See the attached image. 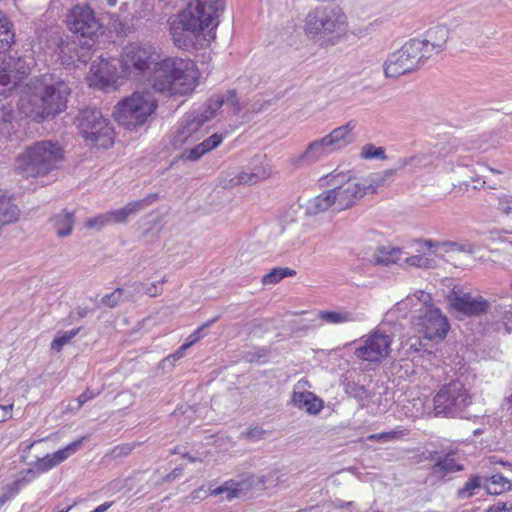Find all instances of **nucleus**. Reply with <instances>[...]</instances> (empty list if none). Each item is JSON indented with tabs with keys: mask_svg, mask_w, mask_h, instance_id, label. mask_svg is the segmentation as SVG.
<instances>
[{
	"mask_svg": "<svg viewBox=\"0 0 512 512\" xmlns=\"http://www.w3.org/2000/svg\"><path fill=\"white\" fill-rule=\"evenodd\" d=\"M224 9L225 0H190L185 9L168 20L175 46L196 49L205 40V34L214 38L212 32L218 27Z\"/></svg>",
	"mask_w": 512,
	"mask_h": 512,
	"instance_id": "f257e3e1",
	"label": "nucleus"
},
{
	"mask_svg": "<svg viewBox=\"0 0 512 512\" xmlns=\"http://www.w3.org/2000/svg\"><path fill=\"white\" fill-rule=\"evenodd\" d=\"M147 80L156 92L169 96L186 95L197 84L198 70L190 59H159L147 75Z\"/></svg>",
	"mask_w": 512,
	"mask_h": 512,
	"instance_id": "f03ea898",
	"label": "nucleus"
},
{
	"mask_svg": "<svg viewBox=\"0 0 512 512\" xmlns=\"http://www.w3.org/2000/svg\"><path fill=\"white\" fill-rule=\"evenodd\" d=\"M37 82L35 92L29 98L30 113L38 120L54 118L66 109L70 87L54 74H44Z\"/></svg>",
	"mask_w": 512,
	"mask_h": 512,
	"instance_id": "7ed1b4c3",
	"label": "nucleus"
},
{
	"mask_svg": "<svg viewBox=\"0 0 512 512\" xmlns=\"http://www.w3.org/2000/svg\"><path fill=\"white\" fill-rule=\"evenodd\" d=\"M63 160L64 149L58 142L42 140L17 157V169L26 178L44 177L59 169Z\"/></svg>",
	"mask_w": 512,
	"mask_h": 512,
	"instance_id": "20e7f679",
	"label": "nucleus"
},
{
	"mask_svg": "<svg viewBox=\"0 0 512 512\" xmlns=\"http://www.w3.org/2000/svg\"><path fill=\"white\" fill-rule=\"evenodd\" d=\"M347 16L339 6L319 7L306 17L305 30L309 35L320 36L321 45L334 46L346 35Z\"/></svg>",
	"mask_w": 512,
	"mask_h": 512,
	"instance_id": "39448f33",
	"label": "nucleus"
},
{
	"mask_svg": "<svg viewBox=\"0 0 512 512\" xmlns=\"http://www.w3.org/2000/svg\"><path fill=\"white\" fill-rule=\"evenodd\" d=\"M157 107L151 94L135 92L116 105L113 115L119 125L133 131L144 126Z\"/></svg>",
	"mask_w": 512,
	"mask_h": 512,
	"instance_id": "423d86ee",
	"label": "nucleus"
},
{
	"mask_svg": "<svg viewBox=\"0 0 512 512\" xmlns=\"http://www.w3.org/2000/svg\"><path fill=\"white\" fill-rule=\"evenodd\" d=\"M472 399V394L461 380H452L434 395V414L445 418H468L465 411L472 404Z\"/></svg>",
	"mask_w": 512,
	"mask_h": 512,
	"instance_id": "0eeeda50",
	"label": "nucleus"
},
{
	"mask_svg": "<svg viewBox=\"0 0 512 512\" xmlns=\"http://www.w3.org/2000/svg\"><path fill=\"white\" fill-rule=\"evenodd\" d=\"M74 123L85 140L104 148L113 143V127L100 109L88 106L79 110Z\"/></svg>",
	"mask_w": 512,
	"mask_h": 512,
	"instance_id": "6e6552de",
	"label": "nucleus"
},
{
	"mask_svg": "<svg viewBox=\"0 0 512 512\" xmlns=\"http://www.w3.org/2000/svg\"><path fill=\"white\" fill-rule=\"evenodd\" d=\"M426 62L427 56L422 53L419 39L414 38L389 54L383 68L386 77L397 78L420 69Z\"/></svg>",
	"mask_w": 512,
	"mask_h": 512,
	"instance_id": "1a4fd4ad",
	"label": "nucleus"
},
{
	"mask_svg": "<svg viewBox=\"0 0 512 512\" xmlns=\"http://www.w3.org/2000/svg\"><path fill=\"white\" fill-rule=\"evenodd\" d=\"M161 58L155 47L148 44L131 43L122 54L123 72L132 78L147 77Z\"/></svg>",
	"mask_w": 512,
	"mask_h": 512,
	"instance_id": "9d476101",
	"label": "nucleus"
},
{
	"mask_svg": "<svg viewBox=\"0 0 512 512\" xmlns=\"http://www.w3.org/2000/svg\"><path fill=\"white\" fill-rule=\"evenodd\" d=\"M413 324L428 340H443L450 329L447 317L434 305H421L413 317Z\"/></svg>",
	"mask_w": 512,
	"mask_h": 512,
	"instance_id": "9b49d317",
	"label": "nucleus"
},
{
	"mask_svg": "<svg viewBox=\"0 0 512 512\" xmlns=\"http://www.w3.org/2000/svg\"><path fill=\"white\" fill-rule=\"evenodd\" d=\"M323 180H326L327 184L334 186L332 190H334V194L337 196L336 205L339 210L351 208L367 194L363 183L357 182L351 175L342 172L330 173Z\"/></svg>",
	"mask_w": 512,
	"mask_h": 512,
	"instance_id": "f8f14e48",
	"label": "nucleus"
},
{
	"mask_svg": "<svg viewBox=\"0 0 512 512\" xmlns=\"http://www.w3.org/2000/svg\"><path fill=\"white\" fill-rule=\"evenodd\" d=\"M67 28L82 39L93 38L101 28L94 11L87 4L75 5L66 15Z\"/></svg>",
	"mask_w": 512,
	"mask_h": 512,
	"instance_id": "ddd939ff",
	"label": "nucleus"
},
{
	"mask_svg": "<svg viewBox=\"0 0 512 512\" xmlns=\"http://www.w3.org/2000/svg\"><path fill=\"white\" fill-rule=\"evenodd\" d=\"M391 342L390 336L377 330L365 340L363 345L356 348L354 354L361 360L378 362L389 355Z\"/></svg>",
	"mask_w": 512,
	"mask_h": 512,
	"instance_id": "4468645a",
	"label": "nucleus"
},
{
	"mask_svg": "<svg viewBox=\"0 0 512 512\" xmlns=\"http://www.w3.org/2000/svg\"><path fill=\"white\" fill-rule=\"evenodd\" d=\"M447 298L454 310L468 317L481 316L487 313L490 308L489 302L482 296L473 298L470 293L455 288Z\"/></svg>",
	"mask_w": 512,
	"mask_h": 512,
	"instance_id": "2eb2a0df",
	"label": "nucleus"
},
{
	"mask_svg": "<svg viewBox=\"0 0 512 512\" xmlns=\"http://www.w3.org/2000/svg\"><path fill=\"white\" fill-rule=\"evenodd\" d=\"M30 72V65L22 57L8 56L0 62V85H16Z\"/></svg>",
	"mask_w": 512,
	"mask_h": 512,
	"instance_id": "dca6fc26",
	"label": "nucleus"
},
{
	"mask_svg": "<svg viewBox=\"0 0 512 512\" xmlns=\"http://www.w3.org/2000/svg\"><path fill=\"white\" fill-rule=\"evenodd\" d=\"M449 39V29L446 26H435L428 29L422 39H419L422 53L427 56V60L434 54L441 53Z\"/></svg>",
	"mask_w": 512,
	"mask_h": 512,
	"instance_id": "f3484780",
	"label": "nucleus"
},
{
	"mask_svg": "<svg viewBox=\"0 0 512 512\" xmlns=\"http://www.w3.org/2000/svg\"><path fill=\"white\" fill-rule=\"evenodd\" d=\"M331 153L333 151L322 137L309 143L300 155L292 159V164L297 168L308 167L321 161Z\"/></svg>",
	"mask_w": 512,
	"mask_h": 512,
	"instance_id": "a211bd4d",
	"label": "nucleus"
},
{
	"mask_svg": "<svg viewBox=\"0 0 512 512\" xmlns=\"http://www.w3.org/2000/svg\"><path fill=\"white\" fill-rule=\"evenodd\" d=\"M208 120L204 114L190 113L186 115L181 122L179 129L173 137L172 144L175 148H179L193 138V135L204 125Z\"/></svg>",
	"mask_w": 512,
	"mask_h": 512,
	"instance_id": "6ab92c4d",
	"label": "nucleus"
},
{
	"mask_svg": "<svg viewBox=\"0 0 512 512\" xmlns=\"http://www.w3.org/2000/svg\"><path fill=\"white\" fill-rule=\"evenodd\" d=\"M159 198L160 197L158 193H151L148 194L143 199L129 202L126 206H124L121 209L109 211L108 214L110 223H125L129 216L135 215L140 211L146 209L154 202L158 201Z\"/></svg>",
	"mask_w": 512,
	"mask_h": 512,
	"instance_id": "aec40b11",
	"label": "nucleus"
},
{
	"mask_svg": "<svg viewBox=\"0 0 512 512\" xmlns=\"http://www.w3.org/2000/svg\"><path fill=\"white\" fill-rule=\"evenodd\" d=\"M356 128V121L350 120L346 124L334 128L328 135L324 136V140L333 152L341 150L355 141L353 133Z\"/></svg>",
	"mask_w": 512,
	"mask_h": 512,
	"instance_id": "412c9836",
	"label": "nucleus"
},
{
	"mask_svg": "<svg viewBox=\"0 0 512 512\" xmlns=\"http://www.w3.org/2000/svg\"><path fill=\"white\" fill-rule=\"evenodd\" d=\"M463 469V465L457 463L455 460V452L449 451L445 455L439 456L435 459V463L430 468V473L432 476H435L440 480H445V477L448 474L462 471Z\"/></svg>",
	"mask_w": 512,
	"mask_h": 512,
	"instance_id": "4be33fe9",
	"label": "nucleus"
},
{
	"mask_svg": "<svg viewBox=\"0 0 512 512\" xmlns=\"http://www.w3.org/2000/svg\"><path fill=\"white\" fill-rule=\"evenodd\" d=\"M21 210L7 191L0 190V224L4 227L16 223Z\"/></svg>",
	"mask_w": 512,
	"mask_h": 512,
	"instance_id": "5701e85b",
	"label": "nucleus"
},
{
	"mask_svg": "<svg viewBox=\"0 0 512 512\" xmlns=\"http://www.w3.org/2000/svg\"><path fill=\"white\" fill-rule=\"evenodd\" d=\"M253 480L247 479L244 481L229 480L224 482L222 485L211 489L210 495L220 496L225 495L226 500H232L245 494L246 491L252 486Z\"/></svg>",
	"mask_w": 512,
	"mask_h": 512,
	"instance_id": "b1692460",
	"label": "nucleus"
},
{
	"mask_svg": "<svg viewBox=\"0 0 512 512\" xmlns=\"http://www.w3.org/2000/svg\"><path fill=\"white\" fill-rule=\"evenodd\" d=\"M49 222L59 238L68 237L71 235L73 230L75 212L63 209L59 213L53 215Z\"/></svg>",
	"mask_w": 512,
	"mask_h": 512,
	"instance_id": "393cba45",
	"label": "nucleus"
},
{
	"mask_svg": "<svg viewBox=\"0 0 512 512\" xmlns=\"http://www.w3.org/2000/svg\"><path fill=\"white\" fill-rule=\"evenodd\" d=\"M402 254V249L398 247L381 245L376 248L370 261L373 265L389 266L396 264L401 259Z\"/></svg>",
	"mask_w": 512,
	"mask_h": 512,
	"instance_id": "a878e982",
	"label": "nucleus"
},
{
	"mask_svg": "<svg viewBox=\"0 0 512 512\" xmlns=\"http://www.w3.org/2000/svg\"><path fill=\"white\" fill-rule=\"evenodd\" d=\"M292 402L296 407L305 409L307 413L312 415L318 414L323 408L322 399L318 398L312 392L294 391L292 394Z\"/></svg>",
	"mask_w": 512,
	"mask_h": 512,
	"instance_id": "bb28decb",
	"label": "nucleus"
},
{
	"mask_svg": "<svg viewBox=\"0 0 512 512\" xmlns=\"http://www.w3.org/2000/svg\"><path fill=\"white\" fill-rule=\"evenodd\" d=\"M399 172L394 166L393 168L386 169L382 172L377 173H371L365 180H364V187L366 189L367 193L374 194L377 192V189L379 187L387 186L388 184L392 183L393 177Z\"/></svg>",
	"mask_w": 512,
	"mask_h": 512,
	"instance_id": "cd10ccee",
	"label": "nucleus"
},
{
	"mask_svg": "<svg viewBox=\"0 0 512 512\" xmlns=\"http://www.w3.org/2000/svg\"><path fill=\"white\" fill-rule=\"evenodd\" d=\"M91 71L101 88L113 86L117 82L116 67L105 60H102L97 67L92 65Z\"/></svg>",
	"mask_w": 512,
	"mask_h": 512,
	"instance_id": "c85d7f7f",
	"label": "nucleus"
},
{
	"mask_svg": "<svg viewBox=\"0 0 512 512\" xmlns=\"http://www.w3.org/2000/svg\"><path fill=\"white\" fill-rule=\"evenodd\" d=\"M337 196L334 190L329 189L309 200L306 206L308 215H317L327 211L332 205L336 204Z\"/></svg>",
	"mask_w": 512,
	"mask_h": 512,
	"instance_id": "c756f323",
	"label": "nucleus"
},
{
	"mask_svg": "<svg viewBox=\"0 0 512 512\" xmlns=\"http://www.w3.org/2000/svg\"><path fill=\"white\" fill-rule=\"evenodd\" d=\"M14 43V24L4 12L0 11V54L9 51Z\"/></svg>",
	"mask_w": 512,
	"mask_h": 512,
	"instance_id": "7c9ffc66",
	"label": "nucleus"
},
{
	"mask_svg": "<svg viewBox=\"0 0 512 512\" xmlns=\"http://www.w3.org/2000/svg\"><path fill=\"white\" fill-rule=\"evenodd\" d=\"M432 163V156L430 154L419 153L398 159L395 166L398 171H403L406 168H409L411 172H414L416 169L426 168L432 165Z\"/></svg>",
	"mask_w": 512,
	"mask_h": 512,
	"instance_id": "2f4dec72",
	"label": "nucleus"
},
{
	"mask_svg": "<svg viewBox=\"0 0 512 512\" xmlns=\"http://www.w3.org/2000/svg\"><path fill=\"white\" fill-rule=\"evenodd\" d=\"M269 172L263 167H254L249 171H242L230 180L231 186L247 184L254 185L261 180L267 179Z\"/></svg>",
	"mask_w": 512,
	"mask_h": 512,
	"instance_id": "473e14b6",
	"label": "nucleus"
},
{
	"mask_svg": "<svg viewBox=\"0 0 512 512\" xmlns=\"http://www.w3.org/2000/svg\"><path fill=\"white\" fill-rule=\"evenodd\" d=\"M484 488L487 494L499 495L512 490V483L501 473H496L491 477H484Z\"/></svg>",
	"mask_w": 512,
	"mask_h": 512,
	"instance_id": "72a5a7b5",
	"label": "nucleus"
},
{
	"mask_svg": "<svg viewBox=\"0 0 512 512\" xmlns=\"http://www.w3.org/2000/svg\"><path fill=\"white\" fill-rule=\"evenodd\" d=\"M95 44V39L88 38L78 40V49L75 55H70V61L75 62L78 61L80 63L86 64L92 57V48Z\"/></svg>",
	"mask_w": 512,
	"mask_h": 512,
	"instance_id": "f704fd0d",
	"label": "nucleus"
},
{
	"mask_svg": "<svg viewBox=\"0 0 512 512\" xmlns=\"http://www.w3.org/2000/svg\"><path fill=\"white\" fill-rule=\"evenodd\" d=\"M484 487V477L479 474H473L464 483V486L457 490L456 496L458 499H468L475 494V490Z\"/></svg>",
	"mask_w": 512,
	"mask_h": 512,
	"instance_id": "c9c22d12",
	"label": "nucleus"
},
{
	"mask_svg": "<svg viewBox=\"0 0 512 512\" xmlns=\"http://www.w3.org/2000/svg\"><path fill=\"white\" fill-rule=\"evenodd\" d=\"M319 318L327 323H344V322H354L357 317L352 312L343 311H320L318 314Z\"/></svg>",
	"mask_w": 512,
	"mask_h": 512,
	"instance_id": "e433bc0d",
	"label": "nucleus"
},
{
	"mask_svg": "<svg viewBox=\"0 0 512 512\" xmlns=\"http://www.w3.org/2000/svg\"><path fill=\"white\" fill-rule=\"evenodd\" d=\"M295 275L296 271L294 269L288 267H276L262 277V283L263 285L276 284L286 277H293Z\"/></svg>",
	"mask_w": 512,
	"mask_h": 512,
	"instance_id": "4c0bfd02",
	"label": "nucleus"
},
{
	"mask_svg": "<svg viewBox=\"0 0 512 512\" xmlns=\"http://www.w3.org/2000/svg\"><path fill=\"white\" fill-rule=\"evenodd\" d=\"M22 477L16 479L6 487V494L10 495V498L16 495L21 488L27 483L31 482L35 478V472L33 469H26L21 472Z\"/></svg>",
	"mask_w": 512,
	"mask_h": 512,
	"instance_id": "58836bf2",
	"label": "nucleus"
},
{
	"mask_svg": "<svg viewBox=\"0 0 512 512\" xmlns=\"http://www.w3.org/2000/svg\"><path fill=\"white\" fill-rule=\"evenodd\" d=\"M81 330V327L72 329L70 331L58 332L53 341L51 342V350L60 352L64 345L70 342Z\"/></svg>",
	"mask_w": 512,
	"mask_h": 512,
	"instance_id": "ea45409f",
	"label": "nucleus"
},
{
	"mask_svg": "<svg viewBox=\"0 0 512 512\" xmlns=\"http://www.w3.org/2000/svg\"><path fill=\"white\" fill-rule=\"evenodd\" d=\"M345 393L358 401H364L369 397L368 390L364 385H360L354 381H347L344 384Z\"/></svg>",
	"mask_w": 512,
	"mask_h": 512,
	"instance_id": "a19ab883",
	"label": "nucleus"
},
{
	"mask_svg": "<svg viewBox=\"0 0 512 512\" xmlns=\"http://www.w3.org/2000/svg\"><path fill=\"white\" fill-rule=\"evenodd\" d=\"M362 159H381L386 160L388 157L385 154L384 147H377L372 143L365 144L360 151Z\"/></svg>",
	"mask_w": 512,
	"mask_h": 512,
	"instance_id": "79ce46f5",
	"label": "nucleus"
},
{
	"mask_svg": "<svg viewBox=\"0 0 512 512\" xmlns=\"http://www.w3.org/2000/svg\"><path fill=\"white\" fill-rule=\"evenodd\" d=\"M224 105L223 96L220 94L211 96L206 103V109L202 113L207 120L216 115V112Z\"/></svg>",
	"mask_w": 512,
	"mask_h": 512,
	"instance_id": "37998d69",
	"label": "nucleus"
},
{
	"mask_svg": "<svg viewBox=\"0 0 512 512\" xmlns=\"http://www.w3.org/2000/svg\"><path fill=\"white\" fill-rule=\"evenodd\" d=\"M219 319V316L212 318L211 320L203 323L200 327H198L189 337L188 342L182 345V349H187L193 344L197 343L200 339L204 337L203 331L214 324Z\"/></svg>",
	"mask_w": 512,
	"mask_h": 512,
	"instance_id": "c03bdc74",
	"label": "nucleus"
},
{
	"mask_svg": "<svg viewBox=\"0 0 512 512\" xmlns=\"http://www.w3.org/2000/svg\"><path fill=\"white\" fill-rule=\"evenodd\" d=\"M404 435L401 430H392L389 432H382L377 434L368 435L365 440L367 441H378V442H389L401 438Z\"/></svg>",
	"mask_w": 512,
	"mask_h": 512,
	"instance_id": "a18cd8bd",
	"label": "nucleus"
},
{
	"mask_svg": "<svg viewBox=\"0 0 512 512\" xmlns=\"http://www.w3.org/2000/svg\"><path fill=\"white\" fill-rule=\"evenodd\" d=\"M56 466L57 465L53 459L52 454H47L46 456H44L42 458H38L34 462L32 469L34 470V472L36 474V473L47 472Z\"/></svg>",
	"mask_w": 512,
	"mask_h": 512,
	"instance_id": "49530a36",
	"label": "nucleus"
},
{
	"mask_svg": "<svg viewBox=\"0 0 512 512\" xmlns=\"http://www.w3.org/2000/svg\"><path fill=\"white\" fill-rule=\"evenodd\" d=\"M441 248H444L445 252H464L468 254L473 253V246L470 243H458L454 241H442Z\"/></svg>",
	"mask_w": 512,
	"mask_h": 512,
	"instance_id": "de8ad7c7",
	"label": "nucleus"
},
{
	"mask_svg": "<svg viewBox=\"0 0 512 512\" xmlns=\"http://www.w3.org/2000/svg\"><path fill=\"white\" fill-rule=\"evenodd\" d=\"M134 290L137 292L143 291L146 295L150 297H157L162 294L163 288L159 285V283L153 282L151 284H143V283H134Z\"/></svg>",
	"mask_w": 512,
	"mask_h": 512,
	"instance_id": "09e8293b",
	"label": "nucleus"
},
{
	"mask_svg": "<svg viewBox=\"0 0 512 512\" xmlns=\"http://www.w3.org/2000/svg\"><path fill=\"white\" fill-rule=\"evenodd\" d=\"M124 294L123 288H117L112 293L102 297L101 304L110 308L116 307L122 299Z\"/></svg>",
	"mask_w": 512,
	"mask_h": 512,
	"instance_id": "8fccbe9b",
	"label": "nucleus"
},
{
	"mask_svg": "<svg viewBox=\"0 0 512 512\" xmlns=\"http://www.w3.org/2000/svg\"><path fill=\"white\" fill-rule=\"evenodd\" d=\"M224 105L229 107L234 114H238L241 111V106L235 90H228L225 94H222Z\"/></svg>",
	"mask_w": 512,
	"mask_h": 512,
	"instance_id": "3c124183",
	"label": "nucleus"
},
{
	"mask_svg": "<svg viewBox=\"0 0 512 512\" xmlns=\"http://www.w3.org/2000/svg\"><path fill=\"white\" fill-rule=\"evenodd\" d=\"M205 154H206L205 149H203V147H201V145L198 144L189 150H185L180 155L179 158L184 161L195 162V161H198Z\"/></svg>",
	"mask_w": 512,
	"mask_h": 512,
	"instance_id": "603ef678",
	"label": "nucleus"
},
{
	"mask_svg": "<svg viewBox=\"0 0 512 512\" xmlns=\"http://www.w3.org/2000/svg\"><path fill=\"white\" fill-rule=\"evenodd\" d=\"M135 446H136L135 443H132V444L131 443H125V444L117 445V446H115L111 450L110 455L114 459H119V458L127 457L128 455L131 454V452L133 451Z\"/></svg>",
	"mask_w": 512,
	"mask_h": 512,
	"instance_id": "864d4df0",
	"label": "nucleus"
},
{
	"mask_svg": "<svg viewBox=\"0 0 512 512\" xmlns=\"http://www.w3.org/2000/svg\"><path fill=\"white\" fill-rule=\"evenodd\" d=\"M223 141L222 134L214 133L210 137L206 138L203 142L199 143L203 149H205V152L208 153L211 150L218 147Z\"/></svg>",
	"mask_w": 512,
	"mask_h": 512,
	"instance_id": "5fc2aeb1",
	"label": "nucleus"
},
{
	"mask_svg": "<svg viewBox=\"0 0 512 512\" xmlns=\"http://www.w3.org/2000/svg\"><path fill=\"white\" fill-rule=\"evenodd\" d=\"M78 49V41L76 40H73V41H62L61 44L59 45V50H60V54L63 56V57H67L70 61V55H75L76 54V51Z\"/></svg>",
	"mask_w": 512,
	"mask_h": 512,
	"instance_id": "6e6d98bb",
	"label": "nucleus"
},
{
	"mask_svg": "<svg viewBox=\"0 0 512 512\" xmlns=\"http://www.w3.org/2000/svg\"><path fill=\"white\" fill-rule=\"evenodd\" d=\"M107 224H111L108 212H106L104 214H100V215H98V216H96L94 218L88 219L86 221L85 226L87 228H94V227L101 228V227H103L104 225H107Z\"/></svg>",
	"mask_w": 512,
	"mask_h": 512,
	"instance_id": "4d7b16f0",
	"label": "nucleus"
},
{
	"mask_svg": "<svg viewBox=\"0 0 512 512\" xmlns=\"http://www.w3.org/2000/svg\"><path fill=\"white\" fill-rule=\"evenodd\" d=\"M498 209L505 215L512 213V195L502 194L498 196Z\"/></svg>",
	"mask_w": 512,
	"mask_h": 512,
	"instance_id": "13d9d810",
	"label": "nucleus"
},
{
	"mask_svg": "<svg viewBox=\"0 0 512 512\" xmlns=\"http://www.w3.org/2000/svg\"><path fill=\"white\" fill-rule=\"evenodd\" d=\"M431 259L424 255H413L411 257L406 258V262L415 267L419 268H429L431 265Z\"/></svg>",
	"mask_w": 512,
	"mask_h": 512,
	"instance_id": "bf43d9fd",
	"label": "nucleus"
},
{
	"mask_svg": "<svg viewBox=\"0 0 512 512\" xmlns=\"http://www.w3.org/2000/svg\"><path fill=\"white\" fill-rule=\"evenodd\" d=\"M265 434H266V431L262 427H259V426L249 428L245 432V435L247 438H249L251 440H255V441L263 439Z\"/></svg>",
	"mask_w": 512,
	"mask_h": 512,
	"instance_id": "052dcab7",
	"label": "nucleus"
},
{
	"mask_svg": "<svg viewBox=\"0 0 512 512\" xmlns=\"http://www.w3.org/2000/svg\"><path fill=\"white\" fill-rule=\"evenodd\" d=\"M486 512H512V504L507 506L505 502H498L491 505Z\"/></svg>",
	"mask_w": 512,
	"mask_h": 512,
	"instance_id": "680f3d73",
	"label": "nucleus"
},
{
	"mask_svg": "<svg viewBox=\"0 0 512 512\" xmlns=\"http://www.w3.org/2000/svg\"><path fill=\"white\" fill-rule=\"evenodd\" d=\"M13 405H0V422H3L12 417Z\"/></svg>",
	"mask_w": 512,
	"mask_h": 512,
	"instance_id": "e2e57ef3",
	"label": "nucleus"
},
{
	"mask_svg": "<svg viewBox=\"0 0 512 512\" xmlns=\"http://www.w3.org/2000/svg\"><path fill=\"white\" fill-rule=\"evenodd\" d=\"M182 473H183V468L182 467H176L170 473H168L167 475H165L163 477V482H172L177 477L182 475Z\"/></svg>",
	"mask_w": 512,
	"mask_h": 512,
	"instance_id": "0e129e2a",
	"label": "nucleus"
},
{
	"mask_svg": "<svg viewBox=\"0 0 512 512\" xmlns=\"http://www.w3.org/2000/svg\"><path fill=\"white\" fill-rule=\"evenodd\" d=\"M53 459L56 463V465H59L63 461H65L69 455L67 454L66 450L64 448L59 449L58 451L52 453Z\"/></svg>",
	"mask_w": 512,
	"mask_h": 512,
	"instance_id": "69168bd1",
	"label": "nucleus"
},
{
	"mask_svg": "<svg viewBox=\"0 0 512 512\" xmlns=\"http://www.w3.org/2000/svg\"><path fill=\"white\" fill-rule=\"evenodd\" d=\"M83 442V439H77L75 441H73L72 443L68 444L67 446L64 447V449L66 450L67 454L69 456H71L73 453H75L81 446Z\"/></svg>",
	"mask_w": 512,
	"mask_h": 512,
	"instance_id": "338daca9",
	"label": "nucleus"
},
{
	"mask_svg": "<svg viewBox=\"0 0 512 512\" xmlns=\"http://www.w3.org/2000/svg\"><path fill=\"white\" fill-rule=\"evenodd\" d=\"M490 464H500L504 467L512 469V462L504 461L497 456L493 455L488 458Z\"/></svg>",
	"mask_w": 512,
	"mask_h": 512,
	"instance_id": "774afa93",
	"label": "nucleus"
}]
</instances>
